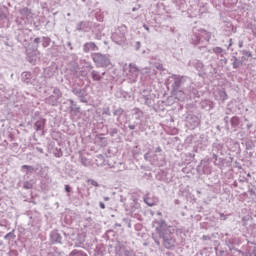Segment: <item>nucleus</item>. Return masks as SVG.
I'll return each instance as SVG.
<instances>
[{"instance_id":"nucleus-46","label":"nucleus","mask_w":256,"mask_h":256,"mask_svg":"<svg viewBox=\"0 0 256 256\" xmlns=\"http://www.w3.org/2000/svg\"><path fill=\"white\" fill-rule=\"evenodd\" d=\"M34 49L39 50V43H41V38L37 37L33 40Z\"/></svg>"},{"instance_id":"nucleus-55","label":"nucleus","mask_w":256,"mask_h":256,"mask_svg":"<svg viewBox=\"0 0 256 256\" xmlns=\"http://www.w3.org/2000/svg\"><path fill=\"white\" fill-rule=\"evenodd\" d=\"M143 73H147L148 77H149L150 79H153V77H152V75H151V69H144V70H143Z\"/></svg>"},{"instance_id":"nucleus-23","label":"nucleus","mask_w":256,"mask_h":256,"mask_svg":"<svg viewBox=\"0 0 256 256\" xmlns=\"http://www.w3.org/2000/svg\"><path fill=\"white\" fill-rule=\"evenodd\" d=\"M84 53H89L90 51H99V47L95 42H87L83 45Z\"/></svg>"},{"instance_id":"nucleus-22","label":"nucleus","mask_w":256,"mask_h":256,"mask_svg":"<svg viewBox=\"0 0 256 256\" xmlns=\"http://www.w3.org/2000/svg\"><path fill=\"white\" fill-rule=\"evenodd\" d=\"M90 77L92 81H103V77H105V72H99L97 70H92L90 72Z\"/></svg>"},{"instance_id":"nucleus-36","label":"nucleus","mask_w":256,"mask_h":256,"mask_svg":"<svg viewBox=\"0 0 256 256\" xmlns=\"http://www.w3.org/2000/svg\"><path fill=\"white\" fill-rule=\"evenodd\" d=\"M133 115H134L135 119H137V120L143 119V110H141L139 108H134Z\"/></svg>"},{"instance_id":"nucleus-31","label":"nucleus","mask_w":256,"mask_h":256,"mask_svg":"<svg viewBox=\"0 0 256 256\" xmlns=\"http://www.w3.org/2000/svg\"><path fill=\"white\" fill-rule=\"evenodd\" d=\"M16 237L17 235H15V229H13L4 236V239L8 241V243H11V241H15Z\"/></svg>"},{"instance_id":"nucleus-54","label":"nucleus","mask_w":256,"mask_h":256,"mask_svg":"<svg viewBox=\"0 0 256 256\" xmlns=\"http://www.w3.org/2000/svg\"><path fill=\"white\" fill-rule=\"evenodd\" d=\"M123 221L124 223H126L127 227L131 229V220H129L128 218H124Z\"/></svg>"},{"instance_id":"nucleus-43","label":"nucleus","mask_w":256,"mask_h":256,"mask_svg":"<svg viewBox=\"0 0 256 256\" xmlns=\"http://www.w3.org/2000/svg\"><path fill=\"white\" fill-rule=\"evenodd\" d=\"M152 239L157 247H161V241H159V238L157 237V235H155V233H152Z\"/></svg>"},{"instance_id":"nucleus-58","label":"nucleus","mask_w":256,"mask_h":256,"mask_svg":"<svg viewBox=\"0 0 256 256\" xmlns=\"http://www.w3.org/2000/svg\"><path fill=\"white\" fill-rule=\"evenodd\" d=\"M220 219L222 221H227V215L223 214V213H220Z\"/></svg>"},{"instance_id":"nucleus-7","label":"nucleus","mask_w":256,"mask_h":256,"mask_svg":"<svg viewBox=\"0 0 256 256\" xmlns=\"http://www.w3.org/2000/svg\"><path fill=\"white\" fill-rule=\"evenodd\" d=\"M124 73L130 83H137L141 70H139L136 64L130 63L128 66L127 64L124 65Z\"/></svg>"},{"instance_id":"nucleus-17","label":"nucleus","mask_w":256,"mask_h":256,"mask_svg":"<svg viewBox=\"0 0 256 256\" xmlns=\"http://www.w3.org/2000/svg\"><path fill=\"white\" fill-rule=\"evenodd\" d=\"M193 67L198 71L199 77H203L204 75H207V72H205V64H203L200 60H195L193 62Z\"/></svg>"},{"instance_id":"nucleus-35","label":"nucleus","mask_w":256,"mask_h":256,"mask_svg":"<svg viewBox=\"0 0 256 256\" xmlns=\"http://www.w3.org/2000/svg\"><path fill=\"white\" fill-rule=\"evenodd\" d=\"M19 13L23 18L27 19V17H29L31 15V10L27 7H24L19 10Z\"/></svg>"},{"instance_id":"nucleus-40","label":"nucleus","mask_w":256,"mask_h":256,"mask_svg":"<svg viewBox=\"0 0 256 256\" xmlns=\"http://www.w3.org/2000/svg\"><path fill=\"white\" fill-rule=\"evenodd\" d=\"M69 256H87V253H85L82 250H73L72 252H70Z\"/></svg>"},{"instance_id":"nucleus-60","label":"nucleus","mask_w":256,"mask_h":256,"mask_svg":"<svg viewBox=\"0 0 256 256\" xmlns=\"http://www.w3.org/2000/svg\"><path fill=\"white\" fill-rule=\"evenodd\" d=\"M65 191L66 193H71V186L65 185Z\"/></svg>"},{"instance_id":"nucleus-16","label":"nucleus","mask_w":256,"mask_h":256,"mask_svg":"<svg viewBox=\"0 0 256 256\" xmlns=\"http://www.w3.org/2000/svg\"><path fill=\"white\" fill-rule=\"evenodd\" d=\"M47 123V121L43 118H40L39 120H37L34 124V128L35 131L38 132V134L43 137V135H45V124Z\"/></svg>"},{"instance_id":"nucleus-44","label":"nucleus","mask_w":256,"mask_h":256,"mask_svg":"<svg viewBox=\"0 0 256 256\" xmlns=\"http://www.w3.org/2000/svg\"><path fill=\"white\" fill-rule=\"evenodd\" d=\"M113 115H114V117H121V115H123V109L118 108V109L114 110Z\"/></svg>"},{"instance_id":"nucleus-41","label":"nucleus","mask_w":256,"mask_h":256,"mask_svg":"<svg viewBox=\"0 0 256 256\" xmlns=\"http://www.w3.org/2000/svg\"><path fill=\"white\" fill-rule=\"evenodd\" d=\"M86 26H87V23L80 22L79 24H77L76 29H77V31H87Z\"/></svg>"},{"instance_id":"nucleus-38","label":"nucleus","mask_w":256,"mask_h":256,"mask_svg":"<svg viewBox=\"0 0 256 256\" xmlns=\"http://www.w3.org/2000/svg\"><path fill=\"white\" fill-rule=\"evenodd\" d=\"M174 92L179 101H183L185 99V91L178 89L174 90Z\"/></svg>"},{"instance_id":"nucleus-50","label":"nucleus","mask_w":256,"mask_h":256,"mask_svg":"<svg viewBox=\"0 0 256 256\" xmlns=\"http://www.w3.org/2000/svg\"><path fill=\"white\" fill-rule=\"evenodd\" d=\"M216 255L217 256H227V251L225 250H219V249H216Z\"/></svg>"},{"instance_id":"nucleus-63","label":"nucleus","mask_w":256,"mask_h":256,"mask_svg":"<svg viewBox=\"0 0 256 256\" xmlns=\"http://www.w3.org/2000/svg\"><path fill=\"white\" fill-rule=\"evenodd\" d=\"M99 207H100V209H105V203L99 202Z\"/></svg>"},{"instance_id":"nucleus-52","label":"nucleus","mask_w":256,"mask_h":256,"mask_svg":"<svg viewBox=\"0 0 256 256\" xmlns=\"http://www.w3.org/2000/svg\"><path fill=\"white\" fill-rule=\"evenodd\" d=\"M117 133H119V130L117 128H111L110 129V136L111 137H115V135H117Z\"/></svg>"},{"instance_id":"nucleus-5","label":"nucleus","mask_w":256,"mask_h":256,"mask_svg":"<svg viewBox=\"0 0 256 256\" xmlns=\"http://www.w3.org/2000/svg\"><path fill=\"white\" fill-rule=\"evenodd\" d=\"M111 39L116 45H125L127 43V26L121 25L116 28L111 35Z\"/></svg>"},{"instance_id":"nucleus-42","label":"nucleus","mask_w":256,"mask_h":256,"mask_svg":"<svg viewBox=\"0 0 256 256\" xmlns=\"http://www.w3.org/2000/svg\"><path fill=\"white\" fill-rule=\"evenodd\" d=\"M250 29L252 31V35H254V37L256 38V20H254L251 24H250Z\"/></svg>"},{"instance_id":"nucleus-12","label":"nucleus","mask_w":256,"mask_h":256,"mask_svg":"<svg viewBox=\"0 0 256 256\" xmlns=\"http://www.w3.org/2000/svg\"><path fill=\"white\" fill-rule=\"evenodd\" d=\"M225 243L230 251H237L238 253H243V251L237 249V247H239V245H241L242 243L241 238L239 237L226 238Z\"/></svg>"},{"instance_id":"nucleus-26","label":"nucleus","mask_w":256,"mask_h":256,"mask_svg":"<svg viewBox=\"0 0 256 256\" xmlns=\"http://www.w3.org/2000/svg\"><path fill=\"white\" fill-rule=\"evenodd\" d=\"M18 41L23 45V47H27L29 45V36L25 35V33L21 32L18 35Z\"/></svg>"},{"instance_id":"nucleus-61","label":"nucleus","mask_w":256,"mask_h":256,"mask_svg":"<svg viewBox=\"0 0 256 256\" xmlns=\"http://www.w3.org/2000/svg\"><path fill=\"white\" fill-rule=\"evenodd\" d=\"M35 149H36V151H38V153H41V154L45 153L43 148H41V147H36Z\"/></svg>"},{"instance_id":"nucleus-28","label":"nucleus","mask_w":256,"mask_h":256,"mask_svg":"<svg viewBox=\"0 0 256 256\" xmlns=\"http://www.w3.org/2000/svg\"><path fill=\"white\" fill-rule=\"evenodd\" d=\"M140 207H141V204H139L137 200L133 199L130 204V208L127 210L130 211L131 213H135V211H137V209H139Z\"/></svg>"},{"instance_id":"nucleus-20","label":"nucleus","mask_w":256,"mask_h":256,"mask_svg":"<svg viewBox=\"0 0 256 256\" xmlns=\"http://www.w3.org/2000/svg\"><path fill=\"white\" fill-rule=\"evenodd\" d=\"M225 145H226L227 151H232L233 153H235V151L239 149V143L233 139H227Z\"/></svg>"},{"instance_id":"nucleus-9","label":"nucleus","mask_w":256,"mask_h":256,"mask_svg":"<svg viewBox=\"0 0 256 256\" xmlns=\"http://www.w3.org/2000/svg\"><path fill=\"white\" fill-rule=\"evenodd\" d=\"M184 117L185 127H187V129H190V131H193V129H197V126L201 123L199 117H197V115L193 113H186Z\"/></svg>"},{"instance_id":"nucleus-25","label":"nucleus","mask_w":256,"mask_h":256,"mask_svg":"<svg viewBox=\"0 0 256 256\" xmlns=\"http://www.w3.org/2000/svg\"><path fill=\"white\" fill-rule=\"evenodd\" d=\"M63 237H61V234L57 231H52L50 233V241L51 243H59L61 245Z\"/></svg>"},{"instance_id":"nucleus-39","label":"nucleus","mask_w":256,"mask_h":256,"mask_svg":"<svg viewBox=\"0 0 256 256\" xmlns=\"http://www.w3.org/2000/svg\"><path fill=\"white\" fill-rule=\"evenodd\" d=\"M51 45V38L44 36L42 37V47L44 49H47V47H49Z\"/></svg>"},{"instance_id":"nucleus-48","label":"nucleus","mask_w":256,"mask_h":256,"mask_svg":"<svg viewBox=\"0 0 256 256\" xmlns=\"http://www.w3.org/2000/svg\"><path fill=\"white\" fill-rule=\"evenodd\" d=\"M23 188L24 189H33V183H31L29 181H25L23 184Z\"/></svg>"},{"instance_id":"nucleus-21","label":"nucleus","mask_w":256,"mask_h":256,"mask_svg":"<svg viewBox=\"0 0 256 256\" xmlns=\"http://www.w3.org/2000/svg\"><path fill=\"white\" fill-rule=\"evenodd\" d=\"M200 106L205 111H211V109L215 107V102L209 99H205L200 102Z\"/></svg>"},{"instance_id":"nucleus-59","label":"nucleus","mask_w":256,"mask_h":256,"mask_svg":"<svg viewBox=\"0 0 256 256\" xmlns=\"http://www.w3.org/2000/svg\"><path fill=\"white\" fill-rule=\"evenodd\" d=\"M233 104V101H230L228 104H227V110L228 111H233V108H231V105Z\"/></svg>"},{"instance_id":"nucleus-57","label":"nucleus","mask_w":256,"mask_h":256,"mask_svg":"<svg viewBox=\"0 0 256 256\" xmlns=\"http://www.w3.org/2000/svg\"><path fill=\"white\" fill-rule=\"evenodd\" d=\"M203 241H211V236L209 235H203L202 236Z\"/></svg>"},{"instance_id":"nucleus-64","label":"nucleus","mask_w":256,"mask_h":256,"mask_svg":"<svg viewBox=\"0 0 256 256\" xmlns=\"http://www.w3.org/2000/svg\"><path fill=\"white\" fill-rule=\"evenodd\" d=\"M51 256H61V252H54Z\"/></svg>"},{"instance_id":"nucleus-1","label":"nucleus","mask_w":256,"mask_h":256,"mask_svg":"<svg viewBox=\"0 0 256 256\" xmlns=\"http://www.w3.org/2000/svg\"><path fill=\"white\" fill-rule=\"evenodd\" d=\"M152 227L159 239L162 240L164 249L173 251L179 246V241H177V229H175V227L167 224L163 219H155L152 221Z\"/></svg>"},{"instance_id":"nucleus-6","label":"nucleus","mask_w":256,"mask_h":256,"mask_svg":"<svg viewBox=\"0 0 256 256\" xmlns=\"http://www.w3.org/2000/svg\"><path fill=\"white\" fill-rule=\"evenodd\" d=\"M186 143H191L195 153H199L203 149V143H205V135L198 133L192 134L186 138Z\"/></svg>"},{"instance_id":"nucleus-45","label":"nucleus","mask_w":256,"mask_h":256,"mask_svg":"<svg viewBox=\"0 0 256 256\" xmlns=\"http://www.w3.org/2000/svg\"><path fill=\"white\" fill-rule=\"evenodd\" d=\"M248 256H256V246H252L249 248Z\"/></svg>"},{"instance_id":"nucleus-14","label":"nucleus","mask_w":256,"mask_h":256,"mask_svg":"<svg viewBox=\"0 0 256 256\" xmlns=\"http://www.w3.org/2000/svg\"><path fill=\"white\" fill-rule=\"evenodd\" d=\"M26 55H27L26 57L27 61L32 65H35V63H37V60L40 59L41 57V52H39V50L35 48L33 50L27 49Z\"/></svg>"},{"instance_id":"nucleus-37","label":"nucleus","mask_w":256,"mask_h":256,"mask_svg":"<svg viewBox=\"0 0 256 256\" xmlns=\"http://www.w3.org/2000/svg\"><path fill=\"white\" fill-rule=\"evenodd\" d=\"M68 103H70V110L72 113H77V111H79V107H77V103H75V101H73V99H68L67 100Z\"/></svg>"},{"instance_id":"nucleus-27","label":"nucleus","mask_w":256,"mask_h":256,"mask_svg":"<svg viewBox=\"0 0 256 256\" xmlns=\"http://www.w3.org/2000/svg\"><path fill=\"white\" fill-rule=\"evenodd\" d=\"M243 59H239V58H237V56H233L232 57V67H233V69H239V67H242V65H243Z\"/></svg>"},{"instance_id":"nucleus-18","label":"nucleus","mask_w":256,"mask_h":256,"mask_svg":"<svg viewBox=\"0 0 256 256\" xmlns=\"http://www.w3.org/2000/svg\"><path fill=\"white\" fill-rule=\"evenodd\" d=\"M143 199H144V203H146L148 207H155V205L159 203V198L151 194L144 196Z\"/></svg>"},{"instance_id":"nucleus-2","label":"nucleus","mask_w":256,"mask_h":256,"mask_svg":"<svg viewBox=\"0 0 256 256\" xmlns=\"http://www.w3.org/2000/svg\"><path fill=\"white\" fill-rule=\"evenodd\" d=\"M219 155H227V146L221 142H214L212 144L211 158L214 159V167L223 169L225 167V159L219 157Z\"/></svg>"},{"instance_id":"nucleus-53","label":"nucleus","mask_w":256,"mask_h":256,"mask_svg":"<svg viewBox=\"0 0 256 256\" xmlns=\"http://www.w3.org/2000/svg\"><path fill=\"white\" fill-rule=\"evenodd\" d=\"M103 115H107L108 117H111V110L109 108H105L102 112Z\"/></svg>"},{"instance_id":"nucleus-56","label":"nucleus","mask_w":256,"mask_h":256,"mask_svg":"<svg viewBox=\"0 0 256 256\" xmlns=\"http://www.w3.org/2000/svg\"><path fill=\"white\" fill-rule=\"evenodd\" d=\"M139 49H141V42L137 41L135 44V50L139 51Z\"/></svg>"},{"instance_id":"nucleus-24","label":"nucleus","mask_w":256,"mask_h":256,"mask_svg":"<svg viewBox=\"0 0 256 256\" xmlns=\"http://www.w3.org/2000/svg\"><path fill=\"white\" fill-rule=\"evenodd\" d=\"M141 101H143L144 105H147V107H153V93L149 92L148 94L142 95Z\"/></svg>"},{"instance_id":"nucleus-51","label":"nucleus","mask_w":256,"mask_h":256,"mask_svg":"<svg viewBox=\"0 0 256 256\" xmlns=\"http://www.w3.org/2000/svg\"><path fill=\"white\" fill-rule=\"evenodd\" d=\"M191 93L194 97H197V98L201 97V94L199 93V90H197L195 88L192 89Z\"/></svg>"},{"instance_id":"nucleus-19","label":"nucleus","mask_w":256,"mask_h":256,"mask_svg":"<svg viewBox=\"0 0 256 256\" xmlns=\"http://www.w3.org/2000/svg\"><path fill=\"white\" fill-rule=\"evenodd\" d=\"M152 165H154V167H163L165 165V157L163 155H160L159 158L157 154H153Z\"/></svg>"},{"instance_id":"nucleus-34","label":"nucleus","mask_w":256,"mask_h":256,"mask_svg":"<svg viewBox=\"0 0 256 256\" xmlns=\"http://www.w3.org/2000/svg\"><path fill=\"white\" fill-rule=\"evenodd\" d=\"M231 126L233 129H237L239 127V123H241V120L237 116H233L230 120Z\"/></svg>"},{"instance_id":"nucleus-29","label":"nucleus","mask_w":256,"mask_h":256,"mask_svg":"<svg viewBox=\"0 0 256 256\" xmlns=\"http://www.w3.org/2000/svg\"><path fill=\"white\" fill-rule=\"evenodd\" d=\"M240 53L242 55V61H249L253 57V54L249 50H241Z\"/></svg>"},{"instance_id":"nucleus-15","label":"nucleus","mask_w":256,"mask_h":256,"mask_svg":"<svg viewBox=\"0 0 256 256\" xmlns=\"http://www.w3.org/2000/svg\"><path fill=\"white\" fill-rule=\"evenodd\" d=\"M72 93L80 98L81 103H87V90L85 88H73Z\"/></svg>"},{"instance_id":"nucleus-8","label":"nucleus","mask_w":256,"mask_h":256,"mask_svg":"<svg viewBox=\"0 0 256 256\" xmlns=\"http://www.w3.org/2000/svg\"><path fill=\"white\" fill-rule=\"evenodd\" d=\"M91 57L97 67H109L111 65V59L108 55L93 53Z\"/></svg>"},{"instance_id":"nucleus-32","label":"nucleus","mask_w":256,"mask_h":256,"mask_svg":"<svg viewBox=\"0 0 256 256\" xmlns=\"http://www.w3.org/2000/svg\"><path fill=\"white\" fill-rule=\"evenodd\" d=\"M21 169H26V175H31V173L39 171V168H34L33 166L29 165H22Z\"/></svg>"},{"instance_id":"nucleus-3","label":"nucleus","mask_w":256,"mask_h":256,"mask_svg":"<svg viewBox=\"0 0 256 256\" xmlns=\"http://www.w3.org/2000/svg\"><path fill=\"white\" fill-rule=\"evenodd\" d=\"M211 40L210 32L202 28H193L191 35L192 45H199L201 43H209Z\"/></svg>"},{"instance_id":"nucleus-4","label":"nucleus","mask_w":256,"mask_h":256,"mask_svg":"<svg viewBox=\"0 0 256 256\" xmlns=\"http://www.w3.org/2000/svg\"><path fill=\"white\" fill-rule=\"evenodd\" d=\"M212 163L215 165V159H213L211 156H206L197 166V173L200 175H211V173H213V165H211Z\"/></svg>"},{"instance_id":"nucleus-30","label":"nucleus","mask_w":256,"mask_h":256,"mask_svg":"<svg viewBox=\"0 0 256 256\" xmlns=\"http://www.w3.org/2000/svg\"><path fill=\"white\" fill-rule=\"evenodd\" d=\"M212 51L219 57H225V55H227V52L221 47H214Z\"/></svg>"},{"instance_id":"nucleus-33","label":"nucleus","mask_w":256,"mask_h":256,"mask_svg":"<svg viewBox=\"0 0 256 256\" xmlns=\"http://www.w3.org/2000/svg\"><path fill=\"white\" fill-rule=\"evenodd\" d=\"M31 77H32L31 72H23L22 73V81H23V83H26V84L31 83Z\"/></svg>"},{"instance_id":"nucleus-47","label":"nucleus","mask_w":256,"mask_h":256,"mask_svg":"<svg viewBox=\"0 0 256 256\" xmlns=\"http://www.w3.org/2000/svg\"><path fill=\"white\" fill-rule=\"evenodd\" d=\"M81 164H82L84 167H89L90 162H89V160H88L86 157H81Z\"/></svg>"},{"instance_id":"nucleus-49","label":"nucleus","mask_w":256,"mask_h":256,"mask_svg":"<svg viewBox=\"0 0 256 256\" xmlns=\"http://www.w3.org/2000/svg\"><path fill=\"white\" fill-rule=\"evenodd\" d=\"M87 183H89L90 185H92L93 187H99V182L95 181L94 179H88Z\"/></svg>"},{"instance_id":"nucleus-11","label":"nucleus","mask_w":256,"mask_h":256,"mask_svg":"<svg viewBox=\"0 0 256 256\" xmlns=\"http://www.w3.org/2000/svg\"><path fill=\"white\" fill-rule=\"evenodd\" d=\"M63 97V93H61V90L59 88H54L52 94L46 98V103L48 105H52V107H57L59 105V99Z\"/></svg>"},{"instance_id":"nucleus-62","label":"nucleus","mask_w":256,"mask_h":256,"mask_svg":"<svg viewBox=\"0 0 256 256\" xmlns=\"http://www.w3.org/2000/svg\"><path fill=\"white\" fill-rule=\"evenodd\" d=\"M136 127H137V125H135V124H130V125L128 126V128H129L131 131L135 130Z\"/></svg>"},{"instance_id":"nucleus-10","label":"nucleus","mask_w":256,"mask_h":256,"mask_svg":"<svg viewBox=\"0 0 256 256\" xmlns=\"http://www.w3.org/2000/svg\"><path fill=\"white\" fill-rule=\"evenodd\" d=\"M170 79H173L174 83L172 84L173 91H179L187 81H189V77L180 76L177 74H172Z\"/></svg>"},{"instance_id":"nucleus-13","label":"nucleus","mask_w":256,"mask_h":256,"mask_svg":"<svg viewBox=\"0 0 256 256\" xmlns=\"http://www.w3.org/2000/svg\"><path fill=\"white\" fill-rule=\"evenodd\" d=\"M213 95H214L215 101H218L219 105H221V103H225L227 99H229L227 92L223 88H217L213 92Z\"/></svg>"}]
</instances>
